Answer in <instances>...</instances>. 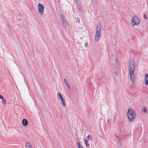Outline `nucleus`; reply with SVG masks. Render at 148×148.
I'll return each instance as SVG.
<instances>
[{
	"instance_id": "nucleus-12",
	"label": "nucleus",
	"mask_w": 148,
	"mask_h": 148,
	"mask_svg": "<svg viewBox=\"0 0 148 148\" xmlns=\"http://www.w3.org/2000/svg\"><path fill=\"white\" fill-rule=\"evenodd\" d=\"M2 99V102L4 104H5L6 103V101L5 99V98H3H3H1Z\"/></svg>"
},
{
	"instance_id": "nucleus-6",
	"label": "nucleus",
	"mask_w": 148,
	"mask_h": 148,
	"mask_svg": "<svg viewBox=\"0 0 148 148\" xmlns=\"http://www.w3.org/2000/svg\"><path fill=\"white\" fill-rule=\"evenodd\" d=\"M38 8L40 14L41 16L43 14L44 7L42 5L39 3L38 5Z\"/></svg>"
},
{
	"instance_id": "nucleus-10",
	"label": "nucleus",
	"mask_w": 148,
	"mask_h": 148,
	"mask_svg": "<svg viewBox=\"0 0 148 148\" xmlns=\"http://www.w3.org/2000/svg\"><path fill=\"white\" fill-rule=\"evenodd\" d=\"M25 143V148H32L31 144L27 142Z\"/></svg>"
},
{
	"instance_id": "nucleus-21",
	"label": "nucleus",
	"mask_w": 148,
	"mask_h": 148,
	"mask_svg": "<svg viewBox=\"0 0 148 148\" xmlns=\"http://www.w3.org/2000/svg\"><path fill=\"white\" fill-rule=\"evenodd\" d=\"M117 148H121V144H119L118 145Z\"/></svg>"
},
{
	"instance_id": "nucleus-20",
	"label": "nucleus",
	"mask_w": 148,
	"mask_h": 148,
	"mask_svg": "<svg viewBox=\"0 0 148 148\" xmlns=\"http://www.w3.org/2000/svg\"><path fill=\"white\" fill-rule=\"evenodd\" d=\"M64 80L66 84L68 83V82L66 81V80L65 79H64Z\"/></svg>"
},
{
	"instance_id": "nucleus-8",
	"label": "nucleus",
	"mask_w": 148,
	"mask_h": 148,
	"mask_svg": "<svg viewBox=\"0 0 148 148\" xmlns=\"http://www.w3.org/2000/svg\"><path fill=\"white\" fill-rule=\"evenodd\" d=\"M145 81L146 85H148V74H146L145 77Z\"/></svg>"
},
{
	"instance_id": "nucleus-17",
	"label": "nucleus",
	"mask_w": 148,
	"mask_h": 148,
	"mask_svg": "<svg viewBox=\"0 0 148 148\" xmlns=\"http://www.w3.org/2000/svg\"><path fill=\"white\" fill-rule=\"evenodd\" d=\"M143 17L145 19L147 20V17L146 16V14H145L143 15Z\"/></svg>"
},
{
	"instance_id": "nucleus-13",
	"label": "nucleus",
	"mask_w": 148,
	"mask_h": 148,
	"mask_svg": "<svg viewBox=\"0 0 148 148\" xmlns=\"http://www.w3.org/2000/svg\"><path fill=\"white\" fill-rule=\"evenodd\" d=\"M87 138L89 140H92V136L90 135H88V136H87Z\"/></svg>"
},
{
	"instance_id": "nucleus-24",
	"label": "nucleus",
	"mask_w": 148,
	"mask_h": 148,
	"mask_svg": "<svg viewBox=\"0 0 148 148\" xmlns=\"http://www.w3.org/2000/svg\"><path fill=\"white\" fill-rule=\"evenodd\" d=\"M115 136L116 137H118V136H117L116 135H115Z\"/></svg>"
},
{
	"instance_id": "nucleus-3",
	"label": "nucleus",
	"mask_w": 148,
	"mask_h": 148,
	"mask_svg": "<svg viewBox=\"0 0 148 148\" xmlns=\"http://www.w3.org/2000/svg\"><path fill=\"white\" fill-rule=\"evenodd\" d=\"M101 35V29L99 26H97L96 28V33L95 35V40L98 41Z\"/></svg>"
},
{
	"instance_id": "nucleus-1",
	"label": "nucleus",
	"mask_w": 148,
	"mask_h": 148,
	"mask_svg": "<svg viewBox=\"0 0 148 148\" xmlns=\"http://www.w3.org/2000/svg\"><path fill=\"white\" fill-rule=\"evenodd\" d=\"M135 65L133 61L131 62L130 64L129 67V73L131 81L133 83L134 79V71L135 69Z\"/></svg>"
},
{
	"instance_id": "nucleus-4",
	"label": "nucleus",
	"mask_w": 148,
	"mask_h": 148,
	"mask_svg": "<svg viewBox=\"0 0 148 148\" xmlns=\"http://www.w3.org/2000/svg\"><path fill=\"white\" fill-rule=\"evenodd\" d=\"M132 24L133 27L135 25H138L140 21L139 18L135 15L133 16L132 20Z\"/></svg>"
},
{
	"instance_id": "nucleus-18",
	"label": "nucleus",
	"mask_w": 148,
	"mask_h": 148,
	"mask_svg": "<svg viewBox=\"0 0 148 148\" xmlns=\"http://www.w3.org/2000/svg\"><path fill=\"white\" fill-rule=\"evenodd\" d=\"M88 44L87 42L85 43V46L86 47H88Z\"/></svg>"
},
{
	"instance_id": "nucleus-14",
	"label": "nucleus",
	"mask_w": 148,
	"mask_h": 148,
	"mask_svg": "<svg viewBox=\"0 0 148 148\" xmlns=\"http://www.w3.org/2000/svg\"><path fill=\"white\" fill-rule=\"evenodd\" d=\"M77 144L78 146V148H83L82 145L79 142L77 143Z\"/></svg>"
},
{
	"instance_id": "nucleus-2",
	"label": "nucleus",
	"mask_w": 148,
	"mask_h": 148,
	"mask_svg": "<svg viewBox=\"0 0 148 148\" xmlns=\"http://www.w3.org/2000/svg\"><path fill=\"white\" fill-rule=\"evenodd\" d=\"M127 116L129 120L130 121H133L134 120L136 117L135 112L132 109H129L127 113Z\"/></svg>"
},
{
	"instance_id": "nucleus-22",
	"label": "nucleus",
	"mask_w": 148,
	"mask_h": 148,
	"mask_svg": "<svg viewBox=\"0 0 148 148\" xmlns=\"http://www.w3.org/2000/svg\"><path fill=\"white\" fill-rule=\"evenodd\" d=\"M3 96L0 94V98L1 99L3 98Z\"/></svg>"
},
{
	"instance_id": "nucleus-5",
	"label": "nucleus",
	"mask_w": 148,
	"mask_h": 148,
	"mask_svg": "<svg viewBox=\"0 0 148 148\" xmlns=\"http://www.w3.org/2000/svg\"><path fill=\"white\" fill-rule=\"evenodd\" d=\"M57 96L58 100H59L60 99L62 101V102L60 103L61 105L65 106L66 105L65 100L63 98L61 94L59 92L58 93Z\"/></svg>"
},
{
	"instance_id": "nucleus-23",
	"label": "nucleus",
	"mask_w": 148,
	"mask_h": 148,
	"mask_svg": "<svg viewBox=\"0 0 148 148\" xmlns=\"http://www.w3.org/2000/svg\"><path fill=\"white\" fill-rule=\"evenodd\" d=\"M79 11H81L82 10V9L80 8H79Z\"/></svg>"
},
{
	"instance_id": "nucleus-15",
	"label": "nucleus",
	"mask_w": 148,
	"mask_h": 148,
	"mask_svg": "<svg viewBox=\"0 0 148 148\" xmlns=\"http://www.w3.org/2000/svg\"><path fill=\"white\" fill-rule=\"evenodd\" d=\"M143 111L144 112L146 113L147 112V111H146V107H145L143 109Z\"/></svg>"
},
{
	"instance_id": "nucleus-7",
	"label": "nucleus",
	"mask_w": 148,
	"mask_h": 148,
	"mask_svg": "<svg viewBox=\"0 0 148 148\" xmlns=\"http://www.w3.org/2000/svg\"><path fill=\"white\" fill-rule=\"evenodd\" d=\"M60 16L62 18L61 20L63 24V25L64 26L66 27V26L67 24L66 19L63 15L61 14Z\"/></svg>"
},
{
	"instance_id": "nucleus-9",
	"label": "nucleus",
	"mask_w": 148,
	"mask_h": 148,
	"mask_svg": "<svg viewBox=\"0 0 148 148\" xmlns=\"http://www.w3.org/2000/svg\"><path fill=\"white\" fill-rule=\"evenodd\" d=\"M22 123L24 125L26 126L28 124L27 120L25 119H23L22 120Z\"/></svg>"
},
{
	"instance_id": "nucleus-11",
	"label": "nucleus",
	"mask_w": 148,
	"mask_h": 148,
	"mask_svg": "<svg viewBox=\"0 0 148 148\" xmlns=\"http://www.w3.org/2000/svg\"><path fill=\"white\" fill-rule=\"evenodd\" d=\"M84 140L86 146L87 147H88L90 145L88 143V141L85 138L84 139Z\"/></svg>"
},
{
	"instance_id": "nucleus-25",
	"label": "nucleus",
	"mask_w": 148,
	"mask_h": 148,
	"mask_svg": "<svg viewBox=\"0 0 148 148\" xmlns=\"http://www.w3.org/2000/svg\"><path fill=\"white\" fill-rule=\"evenodd\" d=\"M82 39V38H81V39Z\"/></svg>"
},
{
	"instance_id": "nucleus-19",
	"label": "nucleus",
	"mask_w": 148,
	"mask_h": 148,
	"mask_svg": "<svg viewBox=\"0 0 148 148\" xmlns=\"http://www.w3.org/2000/svg\"><path fill=\"white\" fill-rule=\"evenodd\" d=\"M67 86L68 87V88L69 89H70V85H69V84H68V83H67V84H66Z\"/></svg>"
},
{
	"instance_id": "nucleus-16",
	"label": "nucleus",
	"mask_w": 148,
	"mask_h": 148,
	"mask_svg": "<svg viewBox=\"0 0 148 148\" xmlns=\"http://www.w3.org/2000/svg\"><path fill=\"white\" fill-rule=\"evenodd\" d=\"M80 22L79 19V18H77L76 19V23H79Z\"/></svg>"
}]
</instances>
